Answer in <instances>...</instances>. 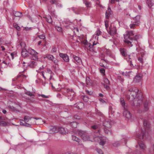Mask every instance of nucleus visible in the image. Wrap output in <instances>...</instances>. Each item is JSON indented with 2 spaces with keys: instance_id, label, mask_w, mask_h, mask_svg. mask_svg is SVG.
Returning <instances> with one entry per match:
<instances>
[{
  "instance_id": "nucleus-1",
  "label": "nucleus",
  "mask_w": 154,
  "mask_h": 154,
  "mask_svg": "<svg viewBox=\"0 0 154 154\" xmlns=\"http://www.w3.org/2000/svg\"><path fill=\"white\" fill-rule=\"evenodd\" d=\"M138 89L136 88H132L129 89L127 92L126 97L129 101H133L134 99L138 98Z\"/></svg>"
},
{
  "instance_id": "nucleus-2",
  "label": "nucleus",
  "mask_w": 154,
  "mask_h": 154,
  "mask_svg": "<svg viewBox=\"0 0 154 154\" xmlns=\"http://www.w3.org/2000/svg\"><path fill=\"white\" fill-rule=\"evenodd\" d=\"M134 34L132 31H128L126 34L124 35V42L127 43L130 47H132L133 45V39L131 36H133Z\"/></svg>"
},
{
  "instance_id": "nucleus-3",
  "label": "nucleus",
  "mask_w": 154,
  "mask_h": 154,
  "mask_svg": "<svg viewBox=\"0 0 154 154\" xmlns=\"http://www.w3.org/2000/svg\"><path fill=\"white\" fill-rule=\"evenodd\" d=\"M65 90L67 93L68 99H69L70 101H72L75 97V93L72 89L66 88L65 89Z\"/></svg>"
},
{
  "instance_id": "nucleus-4",
  "label": "nucleus",
  "mask_w": 154,
  "mask_h": 154,
  "mask_svg": "<svg viewBox=\"0 0 154 154\" xmlns=\"http://www.w3.org/2000/svg\"><path fill=\"white\" fill-rule=\"evenodd\" d=\"M28 53L31 55L30 58L31 60H38L37 54L38 53L32 49H29L28 50Z\"/></svg>"
},
{
  "instance_id": "nucleus-5",
  "label": "nucleus",
  "mask_w": 154,
  "mask_h": 154,
  "mask_svg": "<svg viewBox=\"0 0 154 154\" xmlns=\"http://www.w3.org/2000/svg\"><path fill=\"white\" fill-rule=\"evenodd\" d=\"M78 134L83 140H90V137L86 132L80 130L79 131Z\"/></svg>"
},
{
  "instance_id": "nucleus-6",
  "label": "nucleus",
  "mask_w": 154,
  "mask_h": 154,
  "mask_svg": "<svg viewBox=\"0 0 154 154\" xmlns=\"http://www.w3.org/2000/svg\"><path fill=\"white\" fill-rule=\"evenodd\" d=\"M109 33L111 35L113 36L116 34V27L112 25H110L109 27Z\"/></svg>"
},
{
  "instance_id": "nucleus-7",
  "label": "nucleus",
  "mask_w": 154,
  "mask_h": 154,
  "mask_svg": "<svg viewBox=\"0 0 154 154\" xmlns=\"http://www.w3.org/2000/svg\"><path fill=\"white\" fill-rule=\"evenodd\" d=\"M124 109L123 116L128 119H130L131 117V114L128 110V107L124 108Z\"/></svg>"
},
{
  "instance_id": "nucleus-8",
  "label": "nucleus",
  "mask_w": 154,
  "mask_h": 154,
  "mask_svg": "<svg viewBox=\"0 0 154 154\" xmlns=\"http://www.w3.org/2000/svg\"><path fill=\"white\" fill-rule=\"evenodd\" d=\"M120 53L123 57H126L127 55V50L123 48H121L119 49Z\"/></svg>"
},
{
  "instance_id": "nucleus-9",
  "label": "nucleus",
  "mask_w": 154,
  "mask_h": 154,
  "mask_svg": "<svg viewBox=\"0 0 154 154\" xmlns=\"http://www.w3.org/2000/svg\"><path fill=\"white\" fill-rule=\"evenodd\" d=\"M140 16L139 15H137L133 18L134 23L139 25L140 23Z\"/></svg>"
},
{
  "instance_id": "nucleus-10",
  "label": "nucleus",
  "mask_w": 154,
  "mask_h": 154,
  "mask_svg": "<svg viewBox=\"0 0 154 154\" xmlns=\"http://www.w3.org/2000/svg\"><path fill=\"white\" fill-rule=\"evenodd\" d=\"M74 106L79 109H82L84 107V104L81 102H79L74 105Z\"/></svg>"
},
{
  "instance_id": "nucleus-11",
  "label": "nucleus",
  "mask_w": 154,
  "mask_h": 154,
  "mask_svg": "<svg viewBox=\"0 0 154 154\" xmlns=\"http://www.w3.org/2000/svg\"><path fill=\"white\" fill-rule=\"evenodd\" d=\"M142 77V76L141 74H138L134 77V81L135 82H139L140 81Z\"/></svg>"
},
{
  "instance_id": "nucleus-12",
  "label": "nucleus",
  "mask_w": 154,
  "mask_h": 154,
  "mask_svg": "<svg viewBox=\"0 0 154 154\" xmlns=\"http://www.w3.org/2000/svg\"><path fill=\"white\" fill-rule=\"evenodd\" d=\"M112 12L110 8L108 7L107 11H106L105 15L106 19H109V17L112 14Z\"/></svg>"
},
{
  "instance_id": "nucleus-13",
  "label": "nucleus",
  "mask_w": 154,
  "mask_h": 154,
  "mask_svg": "<svg viewBox=\"0 0 154 154\" xmlns=\"http://www.w3.org/2000/svg\"><path fill=\"white\" fill-rule=\"evenodd\" d=\"M58 132V130L56 127L55 126H51L50 128L49 133L50 134L55 133Z\"/></svg>"
},
{
  "instance_id": "nucleus-14",
  "label": "nucleus",
  "mask_w": 154,
  "mask_h": 154,
  "mask_svg": "<svg viewBox=\"0 0 154 154\" xmlns=\"http://www.w3.org/2000/svg\"><path fill=\"white\" fill-rule=\"evenodd\" d=\"M37 65V63L34 61H31L28 63V66L32 68H35Z\"/></svg>"
},
{
  "instance_id": "nucleus-15",
  "label": "nucleus",
  "mask_w": 154,
  "mask_h": 154,
  "mask_svg": "<svg viewBox=\"0 0 154 154\" xmlns=\"http://www.w3.org/2000/svg\"><path fill=\"white\" fill-rule=\"evenodd\" d=\"M146 4L149 8H151L154 5V0H147Z\"/></svg>"
},
{
  "instance_id": "nucleus-16",
  "label": "nucleus",
  "mask_w": 154,
  "mask_h": 154,
  "mask_svg": "<svg viewBox=\"0 0 154 154\" xmlns=\"http://www.w3.org/2000/svg\"><path fill=\"white\" fill-rule=\"evenodd\" d=\"M103 125L106 128H110L111 127V123L108 121H104L103 123Z\"/></svg>"
},
{
  "instance_id": "nucleus-17",
  "label": "nucleus",
  "mask_w": 154,
  "mask_h": 154,
  "mask_svg": "<svg viewBox=\"0 0 154 154\" xmlns=\"http://www.w3.org/2000/svg\"><path fill=\"white\" fill-rule=\"evenodd\" d=\"M138 144L140 148L143 150H144L146 148L145 145L144 143L141 141H138Z\"/></svg>"
},
{
  "instance_id": "nucleus-18",
  "label": "nucleus",
  "mask_w": 154,
  "mask_h": 154,
  "mask_svg": "<svg viewBox=\"0 0 154 154\" xmlns=\"http://www.w3.org/2000/svg\"><path fill=\"white\" fill-rule=\"evenodd\" d=\"M28 50L26 49H23L21 52V54L23 57H25L28 56Z\"/></svg>"
},
{
  "instance_id": "nucleus-19",
  "label": "nucleus",
  "mask_w": 154,
  "mask_h": 154,
  "mask_svg": "<svg viewBox=\"0 0 154 154\" xmlns=\"http://www.w3.org/2000/svg\"><path fill=\"white\" fill-rule=\"evenodd\" d=\"M143 124L145 129L146 128H150V124L146 120H143Z\"/></svg>"
},
{
  "instance_id": "nucleus-20",
  "label": "nucleus",
  "mask_w": 154,
  "mask_h": 154,
  "mask_svg": "<svg viewBox=\"0 0 154 154\" xmlns=\"http://www.w3.org/2000/svg\"><path fill=\"white\" fill-rule=\"evenodd\" d=\"M149 154H154V144H151L149 149Z\"/></svg>"
},
{
  "instance_id": "nucleus-21",
  "label": "nucleus",
  "mask_w": 154,
  "mask_h": 154,
  "mask_svg": "<svg viewBox=\"0 0 154 154\" xmlns=\"http://www.w3.org/2000/svg\"><path fill=\"white\" fill-rule=\"evenodd\" d=\"M58 132L62 134H65L66 133V131L65 130L64 128L60 127L58 128Z\"/></svg>"
},
{
  "instance_id": "nucleus-22",
  "label": "nucleus",
  "mask_w": 154,
  "mask_h": 154,
  "mask_svg": "<svg viewBox=\"0 0 154 154\" xmlns=\"http://www.w3.org/2000/svg\"><path fill=\"white\" fill-rule=\"evenodd\" d=\"M120 100L121 104L124 108L128 107V106L125 105V103L123 98L121 97Z\"/></svg>"
},
{
  "instance_id": "nucleus-23",
  "label": "nucleus",
  "mask_w": 154,
  "mask_h": 154,
  "mask_svg": "<svg viewBox=\"0 0 154 154\" xmlns=\"http://www.w3.org/2000/svg\"><path fill=\"white\" fill-rule=\"evenodd\" d=\"M149 102L146 101L144 103V111H146L149 109Z\"/></svg>"
},
{
  "instance_id": "nucleus-24",
  "label": "nucleus",
  "mask_w": 154,
  "mask_h": 154,
  "mask_svg": "<svg viewBox=\"0 0 154 154\" xmlns=\"http://www.w3.org/2000/svg\"><path fill=\"white\" fill-rule=\"evenodd\" d=\"M145 132H144L143 131H142L141 132V133L140 134L137 135V137L140 139H143V137L145 135Z\"/></svg>"
},
{
  "instance_id": "nucleus-25",
  "label": "nucleus",
  "mask_w": 154,
  "mask_h": 154,
  "mask_svg": "<svg viewBox=\"0 0 154 154\" xmlns=\"http://www.w3.org/2000/svg\"><path fill=\"white\" fill-rule=\"evenodd\" d=\"M72 139L74 140L77 142L78 143H79V145H82V144L79 143L80 142V139H79L78 137H76V136L74 135H72Z\"/></svg>"
},
{
  "instance_id": "nucleus-26",
  "label": "nucleus",
  "mask_w": 154,
  "mask_h": 154,
  "mask_svg": "<svg viewBox=\"0 0 154 154\" xmlns=\"http://www.w3.org/2000/svg\"><path fill=\"white\" fill-rule=\"evenodd\" d=\"M73 58L76 61L77 63H81V59L79 57L74 55Z\"/></svg>"
},
{
  "instance_id": "nucleus-27",
  "label": "nucleus",
  "mask_w": 154,
  "mask_h": 154,
  "mask_svg": "<svg viewBox=\"0 0 154 154\" xmlns=\"http://www.w3.org/2000/svg\"><path fill=\"white\" fill-rule=\"evenodd\" d=\"M70 125L72 128H75L77 127V123L76 122H71Z\"/></svg>"
},
{
  "instance_id": "nucleus-28",
  "label": "nucleus",
  "mask_w": 154,
  "mask_h": 154,
  "mask_svg": "<svg viewBox=\"0 0 154 154\" xmlns=\"http://www.w3.org/2000/svg\"><path fill=\"white\" fill-rule=\"evenodd\" d=\"M47 22L49 23H51L52 22V18L50 16H48L45 18Z\"/></svg>"
},
{
  "instance_id": "nucleus-29",
  "label": "nucleus",
  "mask_w": 154,
  "mask_h": 154,
  "mask_svg": "<svg viewBox=\"0 0 154 154\" xmlns=\"http://www.w3.org/2000/svg\"><path fill=\"white\" fill-rule=\"evenodd\" d=\"M104 131L105 133L107 134H109L111 135L112 134V131L106 128H104Z\"/></svg>"
},
{
  "instance_id": "nucleus-30",
  "label": "nucleus",
  "mask_w": 154,
  "mask_h": 154,
  "mask_svg": "<svg viewBox=\"0 0 154 154\" xmlns=\"http://www.w3.org/2000/svg\"><path fill=\"white\" fill-rule=\"evenodd\" d=\"M122 143V142L117 141L113 143L112 145L114 147H118L120 146V144Z\"/></svg>"
},
{
  "instance_id": "nucleus-31",
  "label": "nucleus",
  "mask_w": 154,
  "mask_h": 154,
  "mask_svg": "<svg viewBox=\"0 0 154 154\" xmlns=\"http://www.w3.org/2000/svg\"><path fill=\"white\" fill-rule=\"evenodd\" d=\"M139 35H136L135 36L132 38L133 39V43H134L135 45L136 44V43L135 42H137V40L139 39Z\"/></svg>"
},
{
  "instance_id": "nucleus-32",
  "label": "nucleus",
  "mask_w": 154,
  "mask_h": 154,
  "mask_svg": "<svg viewBox=\"0 0 154 154\" xmlns=\"http://www.w3.org/2000/svg\"><path fill=\"white\" fill-rule=\"evenodd\" d=\"M14 14L15 17H20L22 16V13L20 12L16 11Z\"/></svg>"
},
{
  "instance_id": "nucleus-33",
  "label": "nucleus",
  "mask_w": 154,
  "mask_h": 154,
  "mask_svg": "<svg viewBox=\"0 0 154 154\" xmlns=\"http://www.w3.org/2000/svg\"><path fill=\"white\" fill-rule=\"evenodd\" d=\"M137 26H139L137 24L134 23V22L131 21V23L130 25V27L131 29H134Z\"/></svg>"
},
{
  "instance_id": "nucleus-34",
  "label": "nucleus",
  "mask_w": 154,
  "mask_h": 154,
  "mask_svg": "<svg viewBox=\"0 0 154 154\" xmlns=\"http://www.w3.org/2000/svg\"><path fill=\"white\" fill-rule=\"evenodd\" d=\"M84 3L85 4L87 8H90V5H91V3L90 2H88L86 1H84Z\"/></svg>"
},
{
  "instance_id": "nucleus-35",
  "label": "nucleus",
  "mask_w": 154,
  "mask_h": 154,
  "mask_svg": "<svg viewBox=\"0 0 154 154\" xmlns=\"http://www.w3.org/2000/svg\"><path fill=\"white\" fill-rule=\"evenodd\" d=\"M13 26L17 30L20 31V30L21 28L20 27L18 26V25L16 23H13Z\"/></svg>"
},
{
  "instance_id": "nucleus-36",
  "label": "nucleus",
  "mask_w": 154,
  "mask_h": 154,
  "mask_svg": "<svg viewBox=\"0 0 154 154\" xmlns=\"http://www.w3.org/2000/svg\"><path fill=\"white\" fill-rule=\"evenodd\" d=\"M46 57L49 60H52L54 59V56L50 54H47L46 55Z\"/></svg>"
},
{
  "instance_id": "nucleus-37",
  "label": "nucleus",
  "mask_w": 154,
  "mask_h": 154,
  "mask_svg": "<svg viewBox=\"0 0 154 154\" xmlns=\"http://www.w3.org/2000/svg\"><path fill=\"white\" fill-rule=\"evenodd\" d=\"M32 117H30L26 116H24V119L25 122H28L29 120H30Z\"/></svg>"
},
{
  "instance_id": "nucleus-38",
  "label": "nucleus",
  "mask_w": 154,
  "mask_h": 154,
  "mask_svg": "<svg viewBox=\"0 0 154 154\" xmlns=\"http://www.w3.org/2000/svg\"><path fill=\"white\" fill-rule=\"evenodd\" d=\"M137 101L135 100L132 103H131V105L133 106H138L140 105V103L138 102H137V103L136 104Z\"/></svg>"
},
{
  "instance_id": "nucleus-39",
  "label": "nucleus",
  "mask_w": 154,
  "mask_h": 154,
  "mask_svg": "<svg viewBox=\"0 0 154 154\" xmlns=\"http://www.w3.org/2000/svg\"><path fill=\"white\" fill-rule=\"evenodd\" d=\"M66 56H64V58L63 59L64 61L66 62H67L69 61V59L68 56L66 54Z\"/></svg>"
},
{
  "instance_id": "nucleus-40",
  "label": "nucleus",
  "mask_w": 154,
  "mask_h": 154,
  "mask_svg": "<svg viewBox=\"0 0 154 154\" xmlns=\"http://www.w3.org/2000/svg\"><path fill=\"white\" fill-rule=\"evenodd\" d=\"M7 123L6 122L1 121H0V125L2 126H5L7 125Z\"/></svg>"
},
{
  "instance_id": "nucleus-41",
  "label": "nucleus",
  "mask_w": 154,
  "mask_h": 154,
  "mask_svg": "<svg viewBox=\"0 0 154 154\" xmlns=\"http://www.w3.org/2000/svg\"><path fill=\"white\" fill-rule=\"evenodd\" d=\"M9 108L11 110L13 111H17V109H16L13 106H8Z\"/></svg>"
},
{
  "instance_id": "nucleus-42",
  "label": "nucleus",
  "mask_w": 154,
  "mask_h": 154,
  "mask_svg": "<svg viewBox=\"0 0 154 154\" xmlns=\"http://www.w3.org/2000/svg\"><path fill=\"white\" fill-rule=\"evenodd\" d=\"M117 79L119 80L121 83H122L124 80V79L122 78V77L120 76H118Z\"/></svg>"
},
{
  "instance_id": "nucleus-43",
  "label": "nucleus",
  "mask_w": 154,
  "mask_h": 154,
  "mask_svg": "<svg viewBox=\"0 0 154 154\" xmlns=\"http://www.w3.org/2000/svg\"><path fill=\"white\" fill-rule=\"evenodd\" d=\"M104 82L105 84L106 85H109L110 82L109 80L106 78H105L104 79Z\"/></svg>"
},
{
  "instance_id": "nucleus-44",
  "label": "nucleus",
  "mask_w": 154,
  "mask_h": 154,
  "mask_svg": "<svg viewBox=\"0 0 154 154\" xmlns=\"http://www.w3.org/2000/svg\"><path fill=\"white\" fill-rule=\"evenodd\" d=\"M102 84L103 85L104 88H106V90H109V87L108 85L105 83H102Z\"/></svg>"
},
{
  "instance_id": "nucleus-45",
  "label": "nucleus",
  "mask_w": 154,
  "mask_h": 154,
  "mask_svg": "<svg viewBox=\"0 0 154 154\" xmlns=\"http://www.w3.org/2000/svg\"><path fill=\"white\" fill-rule=\"evenodd\" d=\"M88 97L86 96H84L83 97V99L85 102H87L88 100Z\"/></svg>"
},
{
  "instance_id": "nucleus-46",
  "label": "nucleus",
  "mask_w": 154,
  "mask_h": 154,
  "mask_svg": "<svg viewBox=\"0 0 154 154\" xmlns=\"http://www.w3.org/2000/svg\"><path fill=\"white\" fill-rule=\"evenodd\" d=\"M63 111L65 112H68L69 111V109L68 106H66L63 108Z\"/></svg>"
},
{
  "instance_id": "nucleus-47",
  "label": "nucleus",
  "mask_w": 154,
  "mask_h": 154,
  "mask_svg": "<svg viewBox=\"0 0 154 154\" xmlns=\"http://www.w3.org/2000/svg\"><path fill=\"white\" fill-rule=\"evenodd\" d=\"M96 150L97 152L100 154H103V152L102 150L98 148H97Z\"/></svg>"
},
{
  "instance_id": "nucleus-48",
  "label": "nucleus",
  "mask_w": 154,
  "mask_h": 154,
  "mask_svg": "<svg viewBox=\"0 0 154 154\" xmlns=\"http://www.w3.org/2000/svg\"><path fill=\"white\" fill-rule=\"evenodd\" d=\"M25 94L29 96H33L34 95V94L31 93L30 91H27L25 93Z\"/></svg>"
},
{
  "instance_id": "nucleus-49",
  "label": "nucleus",
  "mask_w": 154,
  "mask_h": 154,
  "mask_svg": "<svg viewBox=\"0 0 154 154\" xmlns=\"http://www.w3.org/2000/svg\"><path fill=\"white\" fill-rule=\"evenodd\" d=\"M66 54H63L62 53H60L59 54V56H60L63 59H64V56H66Z\"/></svg>"
},
{
  "instance_id": "nucleus-50",
  "label": "nucleus",
  "mask_w": 154,
  "mask_h": 154,
  "mask_svg": "<svg viewBox=\"0 0 154 154\" xmlns=\"http://www.w3.org/2000/svg\"><path fill=\"white\" fill-rule=\"evenodd\" d=\"M89 47H90L89 49L90 51H94V48L92 46H91V44H89Z\"/></svg>"
},
{
  "instance_id": "nucleus-51",
  "label": "nucleus",
  "mask_w": 154,
  "mask_h": 154,
  "mask_svg": "<svg viewBox=\"0 0 154 154\" xmlns=\"http://www.w3.org/2000/svg\"><path fill=\"white\" fill-rule=\"evenodd\" d=\"M50 2L52 4H57V1L56 0H51Z\"/></svg>"
},
{
  "instance_id": "nucleus-52",
  "label": "nucleus",
  "mask_w": 154,
  "mask_h": 154,
  "mask_svg": "<svg viewBox=\"0 0 154 154\" xmlns=\"http://www.w3.org/2000/svg\"><path fill=\"white\" fill-rule=\"evenodd\" d=\"M74 118L76 119H81V116L77 115H75L74 116Z\"/></svg>"
},
{
  "instance_id": "nucleus-53",
  "label": "nucleus",
  "mask_w": 154,
  "mask_h": 154,
  "mask_svg": "<svg viewBox=\"0 0 154 154\" xmlns=\"http://www.w3.org/2000/svg\"><path fill=\"white\" fill-rule=\"evenodd\" d=\"M56 28L57 30V31L59 32H61L62 31V28L60 27L59 26H57L56 27Z\"/></svg>"
},
{
  "instance_id": "nucleus-54",
  "label": "nucleus",
  "mask_w": 154,
  "mask_h": 154,
  "mask_svg": "<svg viewBox=\"0 0 154 154\" xmlns=\"http://www.w3.org/2000/svg\"><path fill=\"white\" fill-rule=\"evenodd\" d=\"M38 37L41 39H44L45 38V35L43 34L38 36Z\"/></svg>"
},
{
  "instance_id": "nucleus-55",
  "label": "nucleus",
  "mask_w": 154,
  "mask_h": 154,
  "mask_svg": "<svg viewBox=\"0 0 154 154\" xmlns=\"http://www.w3.org/2000/svg\"><path fill=\"white\" fill-rule=\"evenodd\" d=\"M106 142L105 141H103V140H101L100 143L99 144L100 145L102 146H103L105 143Z\"/></svg>"
},
{
  "instance_id": "nucleus-56",
  "label": "nucleus",
  "mask_w": 154,
  "mask_h": 154,
  "mask_svg": "<svg viewBox=\"0 0 154 154\" xmlns=\"http://www.w3.org/2000/svg\"><path fill=\"white\" fill-rule=\"evenodd\" d=\"M91 127L92 129L95 130L97 128L98 126L97 125H94L91 126Z\"/></svg>"
},
{
  "instance_id": "nucleus-57",
  "label": "nucleus",
  "mask_w": 154,
  "mask_h": 154,
  "mask_svg": "<svg viewBox=\"0 0 154 154\" xmlns=\"http://www.w3.org/2000/svg\"><path fill=\"white\" fill-rule=\"evenodd\" d=\"M39 96H41L43 98H48L49 97L48 96H46V95H44V94L39 95Z\"/></svg>"
},
{
  "instance_id": "nucleus-58",
  "label": "nucleus",
  "mask_w": 154,
  "mask_h": 154,
  "mask_svg": "<svg viewBox=\"0 0 154 154\" xmlns=\"http://www.w3.org/2000/svg\"><path fill=\"white\" fill-rule=\"evenodd\" d=\"M25 124V125H24V126H26L28 127H31V124H29L27 123H26V122H25V124Z\"/></svg>"
},
{
  "instance_id": "nucleus-59",
  "label": "nucleus",
  "mask_w": 154,
  "mask_h": 154,
  "mask_svg": "<svg viewBox=\"0 0 154 154\" xmlns=\"http://www.w3.org/2000/svg\"><path fill=\"white\" fill-rule=\"evenodd\" d=\"M23 120H21L20 121V125L24 126L25 125L24 124H25V122H23Z\"/></svg>"
},
{
  "instance_id": "nucleus-60",
  "label": "nucleus",
  "mask_w": 154,
  "mask_h": 154,
  "mask_svg": "<svg viewBox=\"0 0 154 154\" xmlns=\"http://www.w3.org/2000/svg\"><path fill=\"white\" fill-rule=\"evenodd\" d=\"M100 72L101 73H104L105 72V69L103 68H101L100 70Z\"/></svg>"
},
{
  "instance_id": "nucleus-61",
  "label": "nucleus",
  "mask_w": 154,
  "mask_h": 154,
  "mask_svg": "<svg viewBox=\"0 0 154 154\" xmlns=\"http://www.w3.org/2000/svg\"><path fill=\"white\" fill-rule=\"evenodd\" d=\"M86 92L87 94L89 95H91L92 94V92L91 91H89L88 90H86Z\"/></svg>"
},
{
  "instance_id": "nucleus-62",
  "label": "nucleus",
  "mask_w": 154,
  "mask_h": 154,
  "mask_svg": "<svg viewBox=\"0 0 154 154\" xmlns=\"http://www.w3.org/2000/svg\"><path fill=\"white\" fill-rule=\"evenodd\" d=\"M101 32L100 30H98L96 32V35H99L100 34Z\"/></svg>"
},
{
  "instance_id": "nucleus-63",
  "label": "nucleus",
  "mask_w": 154,
  "mask_h": 154,
  "mask_svg": "<svg viewBox=\"0 0 154 154\" xmlns=\"http://www.w3.org/2000/svg\"><path fill=\"white\" fill-rule=\"evenodd\" d=\"M138 60L141 63H142L143 62V58L142 57H139L138 58Z\"/></svg>"
},
{
  "instance_id": "nucleus-64",
  "label": "nucleus",
  "mask_w": 154,
  "mask_h": 154,
  "mask_svg": "<svg viewBox=\"0 0 154 154\" xmlns=\"http://www.w3.org/2000/svg\"><path fill=\"white\" fill-rule=\"evenodd\" d=\"M134 154H140V152L138 150H136L134 152Z\"/></svg>"
}]
</instances>
